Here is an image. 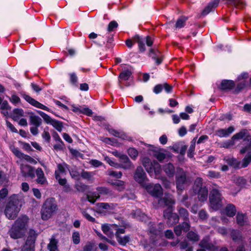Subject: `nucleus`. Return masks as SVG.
I'll list each match as a JSON object with an SVG mask.
<instances>
[{"mask_svg": "<svg viewBox=\"0 0 251 251\" xmlns=\"http://www.w3.org/2000/svg\"><path fill=\"white\" fill-rule=\"evenodd\" d=\"M24 203L23 198L20 195L13 194L10 196L4 211L6 217L11 219L16 218Z\"/></svg>", "mask_w": 251, "mask_h": 251, "instance_id": "f257e3e1", "label": "nucleus"}, {"mask_svg": "<svg viewBox=\"0 0 251 251\" xmlns=\"http://www.w3.org/2000/svg\"><path fill=\"white\" fill-rule=\"evenodd\" d=\"M58 210L56 202L54 198L47 199L44 202L41 211L42 220H48L51 218Z\"/></svg>", "mask_w": 251, "mask_h": 251, "instance_id": "f03ea898", "label": "nucleus"}, {"mask_svg": "<svg viewBox=\"0 0 251 251\" xmlns=\"http://www.w3.org/2000/svg\"><path fill=\"white\" fill-rule=\"evenodd\" d=\"M27 227L26 221H15L9 231L10 237L14 239L22 238L25 235Z\"/></svg>", "mask_w": 251, "mask_h": 251, "instance_id": "7ed1b4c3", "label": "nucleus"}, {"mask_svg": "<svg viewBox=\"0 0 251 251\" xmlns=\"http://www.w3.org/2000/svg\"><path fill=\"white\" fill-rule=\"evenodd\" d=\"M67 165L65 163L58 164L57 169L55 171V178L60 185L64 186V190L68 192L70 190V187L67 184V180L63 178L66 174V170L68 169Z\"/></svg>", "mask_w": 251, "mask_h": 251, "instance_id": "20e7f679", "label": "nucleus"}, {"mask_svg": "<svg viewBox=\"0 0 251 251\" xmlns=\"http://www.w3.org/2000/svg\"><path fill=\"white\" fill-rule=\"evenodd\" d=\"M159 203L164 204V205L168 206V208L164 212V217L168 220H175L176 216L172 213L171 207L175 203V201L172 196H165L164 198L159 200Z\"/></svg>", "mask_w": 251, "mask_h": 251, "instance_id": "39448f33", "label": "nucleus"}, {"mask_svg": "<svg viewBox=\"0 0 251 251\" xmlns=\"http://www.w3.org/2000/svg\"><path fill=\"white\" fill-rule=\"evenodd\" d=\"M223 197L219 191L214 188L210 192L209 196L210 206L214 210L219 209L223 206Z\"/></svg>", "mask_w": 251, "mask_h": 251, "instance_id": "423d86ee", "label": "nucleus"}, {"mask_svg": "<svg viewBox=\"0 0 251 251\" xmlns=\"http://www.w3.org/2000/svg\"><path fill=\"white\" fill-rule=\"evenodd\" d=\"M142 164L151 176H153V173L155 176H157L161 171L160 165L156 161L151 162L149 158H144ZM155 177H157L156 176Z\"/></svg>", "mask_w": 251, "mask_h": 251, "instance_id": "0eeeda50", "label": "nucleus"}, {"mask_svg": "<svg viewBox=\"0 0 251 251\" xmlns=\"http://www.w3.org/2000/svg\"><path fill=\"white\" fill-rule=\"evenodd\" d=\"M202 179L197 178L195 182L193 190L196 194H198L200 201H206L208 196V190L206 187H202Z\"/></svg>", "mask_w": 251, "mask_h": 251, "instance_id": "6e6552de", "label": "nucleus"}, {"mask_svg": "<svg viewBox=\"0 0 251 251\" xmlns=\"http://www.w3.org/2000/svg\"><path fill=\"white\" fill-rule=\"evenodd\" d=\"M176 187L178 190H183L188 185L186 174L184 171L180 168L177 169L176 175Z\"/></svg>", "mask_w": 251, "mask_h": 251, "instance_id": "1a4fd4ad", "label": "nucleus"}, {"mask_svg": "<svg viewBox=\"0 0 251 251\" xmlns=\"http://www.w3.org/2000/svg\"><path fill=\"white\" fill-rule=\"evenodd\" d=\"M116 206L117 204L113 203L100 202L96 204V209L98 212L105 215L113 213Z\"/></svg>", "mask_w": 251, "mask_h": 251, "instance_id": "9d476101", "label": "nucleus"}, {"mask_svg": "<svg viewBox=\"0 0 251 251\" xmlns=\"http://www.w3.org/2000/svg\"><path fill=\"white\" fill-rule=\"evenodd\" d=\"M144 187L147 192L151 196L155 197H159L163 194V190L161 185L159 184H146Z\"/></svg>", "mask_w": 251, "mask_h": 251, "instance_id": "9b49d317", "label": "nucleus"}, {"mask_svg": "<svg viewBox=\"0 0 251 251\" xmlns=\"http://www.w3.org/2000/svg\"><path fill=\"white\" fill-rule=\"evenodd\" d=\"M134 178L135 181L140 183L143 187H144L147 184L146 174L141 167H138L137 168Z\"/></svg>", "mask_w": 251, "mask_h": 251, "instance_id": "f8f14e48", "label": "nucleus"}, {"mask_svg": "<svg viewBox=\"0 0 251 251\" xmlns=\"http://www.w3.org/2000/svg\"><path fill=\"white\" fill-rule=\"evenodd\" d=\"M71 107L72 111L77 114H83L89 116L92 115V111L85 105L81 106L73 104H71Z\"/></svg>", "mask_w": 251, "mask_h": 251, "instance_id": "ddd939ff", "label": "nucleus"}, {"mask_svg": "<svg viewBox=\"0 0 251 251\" xmlns=\"http://www.w3.org/2000/svg\"><path fill=\"white\" fill-rule=\"evenodd\" d=\"M241 153L248 152L247 155L242 161V167H246L251 162V142L249 145L244 149H242L240 151Z\"/></svg>", "mask_w": 251, "mask_h": 251, "instance_id": "4468645a", "label": "nucleus"}, {"mask_svg": "<svg viewBox=\"0 0 251 251\" xmlns=\"http://www.w3.org/2000/svg\"><path fill=\"white\" fill-rule=\"evenodd\" d=\"M23 98L26 101L37 108L46 111H49V108L48 107L40 103L27 95H23Z\"/></svg>", "mask_w": 251, "mask_h": 251, "instance_id": "2eb2a0df", "label": "nucleus"}, {"mask_svg": "<svg viewBox=\"0 0 251 251\" xmlns=\"http://www.w3.org/2000/svg\"><path fill=\"white\" fill-rule=\"evenodd\" d=\"M119 159L121 162L120 168H122L126 170H129L133 168V164L126 154H122L120 156Z\"/></svg>", "mask_w": 251, "mask_h": 251, "instance_id": "dca6fc26", "label": "nucleus"}, {"mask_svg": "<svg viewBox=\"0 0 251 251\" xmlns=\"http://www.w3.org/2000/svg\"><path fill=\"white\" fill-rule=\"evenodd\" d=\"M151 153L159 161H162L166 157L164 150L158 147L151 146L150 149Z\"/></svg>", "mask_w": 251, "mask_h": 251, "instance_id": "f3484780", "label": "nucleus"}, {"mask_svg": "<svg viewBox=\"0 0 251 251\" xmlns=\"http://www.w3.org/2000/svg\"><path fill=\"white\" fill-rule=\"evenodd\" d=\"M20 168L23 176H29L31 178L35 176V171L33 167L27 165L22 164Z\"/></svg>", "mask_w": 251, "mask_h": 251, "instance_id": "a211bd4d", "label": "nucleus"}, {"mask_svg": "<svg viewBox=\"0 0 251 251\" xmlns=\"http://www.w3.org/2000/svg\"><path fill=\"white\" fill-rule=\"evenodd\" d=\"M102 231L109 237L112 238L114 235V232L116 230V225L104 224L101 226Z\"/></svg>", "mask_w": 251, "mask_h": 251, "instance_id": "6ab92c4d", "label": "nucleus"}, {"mask_svg": "<svg viewBox=\"0 0 251 251\" xmlns=\"http://www.w3.org/2000/svg\"><path fill=\"white\" fill-rule=\"evenodd\" d=\"M235 128L233 126H230L226 129L220 128L216 131V135L219 137H226L233 132Z\"/></svg>", "mask_w": 251, "mask_h": 251, "instance_id": "aec40b11", "label": "nucleus"}, {"mask_svg": "<svg viewBox=\"0 0 251 251\" xmlns=\"http://www.w3.org/2000/svg\"><path fill=\"white\" fill-rule=\"evenodd\" d=\"M233 181L238 186L235 191H231L232 194L235 195L240 191V187L246 184V180L242 176H236L234 178Z\"/></svg>", "mask_w": 251, "mask_h": 251, "instance_id": "412c9836", "label": "nucleus"}, {"mask_svg": "<svg viewBox=\"0 0 251 251\" xmlns=\"http://www.w3.org/2000/svg\"><path fill=\"white\" fill-rule=\"evenodd\" d=\"M189 224L186 222H182L174 228V232L177 236L181 235L182 231L186 232L190 229Z\"/></svg>", "mask_w": 251, "mask_h": 251, "instance_id": "4be33fe9", "label": "nucleus"}, {"mask_svg": "<svg viewBox=\"0 0 251 251\" xmlns=\"http://www.w3.org/2000/svg\"><path fill=\"white\" fill-rule=\"evenodd\" d=\"M10 149L14 155L19 158L25 159L28 162L31 160V157L30 156L22 153L17 148L15 147L14 146H11Z\"/></svg>", "mask_w": 251, "mask_h": 251, "instance_id": "5701e85b", "label": "nucleus"}, {"mask_svg": "<svg viewBox=\"0 0 251 251\" xmlns=\"http://www.w3.org/2000/svg\"><path fill=\"white\" fill-rule=\"evenodd\" d=\"M150 55L153 59L157 64H160L162 62L161 55L157 49H152L150 50Z\"/></svg>", "mask_w": 251, "mask_h": 251, "instance_id": "b1692460", "label": "nucleus"}, {"mask_svg": "<svg viewBox=\"0 0 251 251\" xmlns=\"http://www.w3.org/2000/svg\"><path fill=\"white\" fill-rule=\"evenodd\" d=\"M36 173L37 176V182L42 185L46 184L47 183V181L42 169L38 168L36 170Z\"/></svg>", "mask_w": 251, "mask_h": 251, "instance_id": "393cba45", "label": "nucleus"}, {"mask_svg": "<svg viewBox=\"0 0 251 251\" xmlns=\"http://www.w3.org/2000/svg\"><path fill=\"white\" fill-rule=\"evenodd\" d=\"M220 0H213L204 9L202 12V15L205 16L208 14L213 8L217 7L218 5Z\"/></svg>", "mask_w": 251, "mask_h": 251, "instance_id": "a878e982", "label": "nucleus"}, {"mask_svg": "<svg viewBox=\"0 0 251 251\" xmlns=\"http://www.w3.org/2000/svg\"><path fill=\"white\" fill-rule=\"evenodd\" d=\"M37 236V234L32 229H30L29 232L28 236L26 241L25 244L30 245L31 247H34L35 240Z\"/></svg>", "mask_w": 251, "mask_h": 251, "instance_id": "bb28decb", "label": "nucleus"}, {"mask_svg": "<svg viewBox=\"0 0 251 251\" xmlns=\"http://www.w3.org/2000/svg\"><path fill=\"white\" fill-rule=\"evenodd\" d=\"M236 213V207L232 204H228L225 209V213L229 217H233Z\"/></svg>", "mask_w": 251, "mask_h": 251, "instance_id": "cd10ccee", "label": "nucleus"}, {"mask_svg": "<svg viewBox=\"0 0 251 251\" xmlns=\"http://www.w3.org/2000/svg\"><path fill=\"white\" fill-rule=\"evenodd\" d=\"M48 249L49 251H59L58 248V241L54 236L50 239V242L48 245Z\"/></svg>", "mask_w": 251, "mask_h": 251, "instance_id": "c85d7f7f", "label": "nucleus"}, {"mask_svg": "<svg viewBox=\"0 0 251 251\" xmlns=\"http://www.w3.org/2000/svg\"><path fill=\"white\" fill-rule=\"evenodd\" d=\"M24 116V112L22 109L16 108L13 110L12 118L14 121H18L20 117H23Z\"/></svg>", "mask_w": 251, "mask_h": 251, "instance_id": "c756f323", "label": "nucleus"}, {"mask_svg": "<svg viewBox=\"0 0 251 251\" xmlns=\"http://www.w3.org/2000/svg\"><path fill=\"white\" fill-rule=\"evenodd\" d=\"M234 86V83L232 80H223L221 84V88L223 90L230 89Z\"/></svg>", "mask_w": 251, "mask_h": 251, "instance_id": "7c9ffc66", "label": "nucleus"}, {"mask_svg": "<svg viewBox=\"0 0 251 251\" xmlns=\"http://www.w3.org/2000/svg\"><path fill=\"white\" fill-rule=\"evenodd\" d=\"M31 124L36 126H39L42 123V119L38 116L31 114L29 117Z\"/></svg>", "mask_w": 251, "mask_h": 251, "instance_id": "2f4dec72", "label": "nucleus"}, {"mask_svg": "<svg viewBox=\"0 0 251 251\" xmlns=\"http://www.w3.org/2000/svg\"><path fill=\"white\" fill-rule=\"evenodd\" d=\"M186 237L187 239L192 242H196L199 241L200 236L196 232L191 231L187 233Z\"/></svg>", "mask_w": 251, "mask_h": 251, "instance_id": "473e14b6", "label": "nucleus"}, {"mask_svg": "<svg viewBox=\"0 0 251 251\" xmlns=\"http://www.w3.org/2000/svg\"><path fill=\"white\" fill-rule=\"evenodd\" d=\"M108 131H109V133H110L111 134H112L116 137L121 138L123 139H126V135L125 134L124 132H123L122 131L116 130L114 129H109L108 130Z\"/></svg>", "mask_w": 251, "mask_h": 251, "instance_id": "72a5a7b5", "label": "nucleus"}, {"mask_svg": "<svg viewBox=\"0 0 251 251\" xmlns=\"http://www.w3.org/2000/svg\"><path fill=\"white\" fill-rule=\"evenodd\" d=\"M199 246L201 248H204L207 250H211L212 248L213 245L210 243L208 238L203 239L199 243Z\"/></svg>", "mask_w": 251, "mask_h": 251, "instance_id": "f704fd0d", "label": "nucleus"}, {"mask_svg": "<svg viewBox=\"0 0 251 251\" xmlns=\"http://www.w3.org/2000/svg\"><path fill=\"white\" fill-rule=\"evenodd\" d=\"M227 3L234 6L242 8L244 6V1L243 0H226Z\"/></svg>", "mask_w": 251, "mask_h": 251, "instance_id": "c9c22d12", "label": "nucleus"}, {"mask_svg": "<svg viewBox=\"0 0 251 251\" xmlns=\"http://www.w3.org/2000/svg\"><path fill=\"white\" fill-rule=\"evenodd\" d=\"M164 171L169 176H172L175 172V168L173 164L169 163L164 167Z\"/></svg>", "mask_w": 251, "mask_h": 251, "instance_id": "e433bc0d", "label": "nucleus"}, {"mask_svg": "<svg viewBox=\"0 0 251 251\" xmlns=\"http://www.w3.org/2000/svg\"><path fill=\"white\" fill-rule=\"evenodd\" d=\"M111 184L115 186V189L119 191H122L125 188L124 182L120 180H116L115 182L111 183Z\"/></svg>", "mask_w": 251, "mask_h": 251, "instance_id": "4c0bfd02", "label": "nucleus"}, {"mask_svg": "<svg viewBox=\"0 0 251 251\" xmlns=\"http://www.w3.org/2000/svg\"><path fill=\"white\" fill-rule=\"evenodd\" d=\"M247 132L245 129L242 130L239 132L234 134L232 138L236 143V141L243 139L246 134Z\"/></svg>", "mask_w": 251, "mask_h": 251, "instance_id": "58836bf2", "label": "nucleus"}, {"mask_svg": "<svg viewBox=\"0 0 251 251\" xmlns=\"http://www.w3.org/2000/svg\"><path fill=\"white\" fill-rule=\"evenodd\" d=\"M134 40L135 42L138 43L139 50L141 51L145 50V47L143 41L138 35H136L134 37Z\"/></svg>", "mask_w": 251, "mask_h": 251, "instance_id": "ea45409f", "label": "nucleus"}, {"mask_svg": "<svg viewBox=\"0 0 251 251\" xmlns=\"http://www.w3.org/2000/svg\"><path fill=\"white\" fill-rule=\"evenodd\" d=\"M187 20V18L184 16L179 18L176 21V27L177 28H180L183 27Z\"/></svg>", "mask_w": 251, "mask_h": 251, "instance_id": "a19ab883", "label": "nucleus"}, {"mask_svg": "<svg viewBox=\"0 0 251 251\" xmlns=\"http://www.w3.org/2000/svg\"><path fill=\"white\" fill-rule=\"evenodd\" d=\"M147 216L143 213L140 209L136 210L135 212L132 214L131 218L134 219H146Z\"/></svg>", "mask_w": 251, "mask_h": 251, "instance_id": "79ce46f5", "label": "nucleus"}, {"mask_svg": "<svg viewBox=\"0 0 251 251\" xmlns=\"http://www.w3.org/2000/svg\"><path fill=\"white\" fill-rule=\"evenodd\" d=\"M118 242L122 246H125L127 243L129 242L130 237L128 235H126L124 237H119L117 238Z\"/></svg>", "mask_w": 251, "mask_h": 251, "instance_id": "37998d69", "label": "nucleus"}, {"mask_svg": "<svg viewBox=\"0 0 251 251\" xmlns=\"http://www.w3.org/2000/svg\"><path fill=\"white\" fill-rule=\"evenodd\" d=\"M127 153L129 156L133 160H135L138 155L137 150L133 148L128 149Z\"/></svg>", "mask_w": 251, "mask_h": 251, "instance_id": "c03bdc74", "label": "nucleus"}, {"mask_svg": "<svg viewBox=\"0 0 251 251\" xmlns=\"http://www.w3.org/2000/svg\"><path fill=\"white\" fill-rule=\"evenodd\" d=\"M99 198V195L96 193H91L87 196L88 201L91 203H94Z\"/></svg>", "mask_w": 251, "mask_h": 251, "instance_id": "a18cd8bd", "label": "nucleus"}, {"mask_svg": "<svg viewBox=\"0 0 251 251\" xmlns=\"http://www.w3.org/2000/svg\"><path fill=\"white\" fill-rule=\"evenodd\" d=\"M188 217V213L186 209L185 208H181L179 210V216H178V219H182L183 220H186Z\"/></svg>", "mask_w": 251, "mask_h": 251, "instance_id": "49530a36", "label": "nucleus"}, {"mask_svg": "<svg viewBox=\"0 0 251 251\" xmlns=\"http://www.w3.org/2000/svg\"><path fill=\"white\" fill-rule=\"evenodd\" d=\"M131 75V72L128 70H125L123 71L120 76L119 77L124 80H128Z\"/></svg>", "mask_w": 251, "mask_h": 251, "instance_id": "de8ad7c7", "label": "nucleus"}, {"mask_svg": "<svg viewBox=\"0 0 251 251\" xmlns=\"http://www.w3.org/2000/svg\"><path fill=\"white\" fill-rule=\"evenodd\" d=\"M38 113L42 116L47 124H51V122L54 120L42 111H38Z\"/></svg>", "mask_w": 251, "mask_h": 251, "instance_id": "09e8293b", "label": "nucleus"}, {"mask_svg": "<svg viewBox=\"0 0 251 251\" xmlns=\"http://www.w3.org/2000/svg\"><path fill=\"white\" fill-rule=\"evenodd\" d=\"M235 144V142L231 138V139L226 141L225 142H223L221 144V147L225 148H229L232 147Z\"/></svg>", "mask_w": 251, "mask_h": 251, "instance_id": "8fccbe9b", "label": "nucleus"}, {"mask_svg": "<svg viewBox=\"0 0 251 251\" xmlns=\"http://www.w3.org/2000/svg\"><path fill=\"white\" fill-rule=\"evenodd\" d=\"M104 160L111 166L120 168V164L115 162L113 159H111L108 156L104 157Z\"/></svg>", "mask_w": 251, "mask_h": 251, "instance_id": "3c124183", "label": "nucleus"}, {"mask_svg": "<svg viewBox=\"0 0 251 251\" xmlns=\"http://www.w3.org/2000/svg\"><path fill=\"white\" fill-rule=\"evenodd\" d=\"M50 125L59 132L61 131L62 130L63 126L61 122L54 120Z\"/></svg>", "mask_w": 251, "mask_h": 251, "instance_id": "603ef678", "label": "nucleus"}, {"mask_svg": "<svg viewBox=\"0 0 251 251\" xmlns=\"http://www.w3.org/2000/svg\"><path fill=\"white\" fill-rule=\"evenodd\" d=\"M108 175L115 177L117 178H120L122 176L121 172H116L113 171H108Z\"/></svg>", "mask_w": 251, "mask_h": 251, "instance_id": "864d4df0", "label": "nucleus"}, {"mask_svg": "<svg viewBox=\"0 0 251 251\" xmlns=\"http://www.w3.org/2000/svg\"><path fill=\"white\" fill-rule=\"evenodd\" d=\"M73 241L75 244H78L80 242L79 234L77 232H75L72 236Z\"/></svg>", "mask_w": 251, "mask_h": 251, "instance_id": "5fc2aeb1", "label": "nucleus"}, {"mask_svg": "<svg viewBox=\"0 0 251 251\" xmlns=\"http://www.w3.org/2000/svg\"><path fill=\"white\" fill-rule=\"evenodd\" d=\"M94 174L92 172H83L81 173V176L89 180H91Z\"/></svg>", "mask_w": 251, "mask_h": 251, "instance_id": "6e6d98bb", "label": "nucleus"}, {"mask_svg": "<svg viewBox=\"0 0 251 251\" xmlns=\"http://www.w3.org/2000/svg\"><path fill=\"white\" fill-rule=\"evenodd\" d=\"M9 100L14 104H16L20 102V98L16 95H12L9 98Z\"/></svg>", "mask_w": 251, "mask_h": 251, "instance_id": "4d7b16f0", "label": "nucleus"}, {"mask_svg": "<svg viewBox=\"0 0 251 251\" xmlns=\"http://www.w3.org/2000/svg\"><path fill=\"white\" fill-rule=\"evenodd\" d=\"M117 26H118V23L116 21H113L109 24L108 28H107V30L108 31H111L115 28H116Z\"/></svg>", "mask_w": 251, "mask_h": 251, "instance_id": "13d9d810", "label": "nucleus"}, {"mask_svg": "<svg viewBox=\"0 0 251 251\" xmlns=\"http://www.w3.org/2000/svg\"><path fill=\"white\" fill-rule=\"evenodd\" d=\"M89 163L95 167H98L102 165V163L99 160L96 159H92L90 161Z\"/></svg>", "mask_w": 251, "mask_h": 251, "instance_id": "bf43d9fd", "label": "nucleus"}, {"mask_svg": "<svg viewBox=\"0 0 251 251\" xmlns=\"http://www.w3.org/2000/svg\"><path fill=\"white\" fill-rule=\"evenodd\" d=\"M97 191L100 194L108 195L109 193V190L105 187H98Z\"/></svg>", "mask_w": 251, "mask_h": 251, "instance_id": "052dcab7", "label": "nucleus"}, {"mask_svg": "<svg viewBox=\"0 0 251 251\" xmlns=\"http://www.w3.org/2000/svg\"><path fill=\"white\" fill-rule=\"evenodd\" d=\"M248 217L245 213L239 211L236 215V220H244L247 219Z\"/></svg>", "mask_w": 251, "mask_h": 251, "instance_id": "680f3d73", "label": "nucleus"}, {"mask_svg": "<svg viewBox=\"0 0 251 251\" xmlns=\"http://www.w3.org/2000/svg\"><path fill=\"white\" fill-rule=\"evenodd\" d=\"M0 108L1 110H10L11 109L10 106L9 105L8 102L6 100L2 101Z\"/></svg>", "mask_w": 251, "mask_h": 251, "instance_id": "e2e57ef3", "label": "nucleus"}, {"mask_svg": "<svg viewBox=\"0 0 251 251\" xmlns=\"http://www.w3.org/2000/svg\"><path fill=\"white\" fill-rule=\"evenodd\" d=\"M34 196L38 199H40L42 197L41 193L40 190L37 188L32 189Z\"/></svg>", "mask_w": 251, "mask_h": 251, "instance_id": "0e129e2a", "label": "nucleus"}, {"mask_svg": "<svg viewBox=\"0 0 251 251\" xmlns=\"http://www.w3.org/2000/svg\"><path fill=\"white\" fill-rule=\"evenodd\" d=\"M8 191L6 188H3L0 190V198L4 199L8 195Z\"/></svg>", "mask_w": 251, "mask_h": 251, "instance_id": "69168bd1", "label": "nucleus"}, {"mask_svg": "<svg viewBox=\"0 0 251 251\" xmlns=\"http://www.w3.org/2000/svg\"><path fill=\"white\" fill-rule=\"evenodd\" d=\"M34 247H31L30 245L25 244L21 251H34Z\"/></svg>", "mask_w": 251, "mask_h": 251, "instance_id": "338daca9", "label": "nucleus"}, {"mask_svg": "<svg viewBox=\"0 0 251 251\" xmlns=\"http://www.w3.org/2000/svg\"><path fill=\"white\" fill-rule=\"evenodd\" d=\"M163 89V85L158 84L154 86L153 88V92L155 94H159L160 93Z\"/></svg>", "mask_w": 251, "mask_h": 251, "instance_id": "774afa93", "label": "nucleus"}]
</instances>
